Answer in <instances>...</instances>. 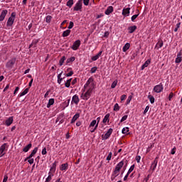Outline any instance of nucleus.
I'll return each mask as SVG.
<instances>
[{
  "instance_id": "obj_1",
  "label": "nucleus",
  "mask_w": 182,
  "mask_h": 182,
  "mask_svg": "<svg viewBox=\"0 0 182 182\" xmlns=\"http://www.w3.org/2000/svg\"><path fill=\"white\" fill-rule=\"evenodd\" d=\"M124 163L123 161H120L117 164L112 174V180H114L117 176L120 174V170H122V167H123Z\"/></svg>"
},
{
  "instance_id": "obj_2",
  "label": "nucleus",
  "mask_w": 182,
  "mask_h": 182,
  "mask_svg": "<svg viewBox=\"0 0 182 182\" xmlns=\"http://www.w3.org/2000/svg\"><path fill=\"white\" fill-rule=\"evenodd\" d=\"M85 89L93 90L95 89V82L93 78L90 77L84 85Z\"/></svg>"
},
{
  "instance_id": "obj_3",
  "label": "nucleus",
  "mask_w": 182,
  "mask_h": 182,
  "mask_svg": "<svg viewBox=\"0 0 182 182\" xmlns=\"http://www.w3.org/2000/svg\"><path fill=\"white\" fill-rule=\"evenodd\" d=\"M16 16V14L15 12L11 13V16L9 18L6 22L7 28H9L14 25V22H15Z\"/></svg>"
},
{
  "instance_id": "obj_4",
  "label": "nucleus",
  "mask_w": 182,
  "mask_h": 182,
  "mask_svg": "<svg viewBox=\"0 0 182 182\" xmlns=\"http://www.w3.org/2000/svg\"><path fill=\"white\" fill-rule=\"evenodd\" d=\"M85 90L87 91L81 95V98L82 100H89V99H90V96H92V92H93V90L85 89Z\"/></svg>"
},
{
  "instance_id": "obj_5",
  "label": "nucleus",
  "mask_w": 182,
  "mask_h": 182,
  "mask_svg": "<svg viewBox=\"0 0 182 182\" xmlns=\"http://www.w3.org/2000/svg\"><path fill=\"white\" fill-rule=\"evenodd\" d=\"M7 150H8V144L6 143L3 144L0 146V158L4 157V156H5V154H6Z\"/></svg>"
},
{
  "instance_id": "obj_6",
  "label": "nucleus",
  "mask_w": 182,
  "mask_h": 182,
  "mask_svg": "<svg viewBox=\"0 0 182 182\" xmlns=\"http://www.w3.org/2000/svg\"><path fill=\"white\" fill-rule=\"evenodd\" d=\"M164 89V87H163V84L160 83L154 86L153 90L155 92V93H161Z\"/></svg>"
},
{
  "instance_id": "obj_7",
  "label": "nucleus",
  "mask_w": 182,
  "mask_h": 182,
  "mask_svg": "<svg viewBox=\"0 0 182 182\" xmlns=\"http://www.w3.org/2000/svg\"><path fill=\"white\" fill-rule=\"evenodd\" d=\"M16 62V58H12L11 60H9L7 63L6 64V68L8 69H12L14 68V65H15V63Z\"/></svg>"
},
{
  "instance_id": "obj_8",
  "label": "nucleus",
  "mask_w": 182,
  "mask_h": 182,
  "mask_svg": "<svg viewBox=\"0 0 182 182\" xmlns=\"http://www.w3.org/2000/svg\"><path fill=\"white\" fill-rule=\"evenodd\" d=\"M80 47V40H77L73 43V46L71 47V49H73V50H77Z\"/></svg>"
},
{
  "instance_id": "obj_9",
  "label": "nucleus",
  "mask_w": 182,
  "mask_h": 182,
  "mask_svg": "<svg viewBox=\"0 0 182 182\" xmlns=\"http://www.w3.org/2000/svg\"><path fill=\"white\" fill-rule=\"evenodd\" d=\"M123 16H130V7L124 8L122 10Z\"/></svg>"
},
{
  "instance_id": "obj_10",
  "label": "nucleus",
  "mask_w": 182,
  "mask_h": 182,
  "mask_svg": "<svg viewBox=\"0 0 182 182\" xmlns=\"http://www.w3.org/2000/svg\"><path fill=\"white\" fill-rule=\"evenodd\" d=\"M112 133H113V129L109 128L103 137L104 140H107L112 136Z\"/></svg>"
},
{
  "instance_id": "obj_11",
  "label": "nucleus",
  "mask_w": 182,
  "mask_h": 182,
  "mask_svg": "<svg viewBox=\"0 0 182 182\" xmlns=\"http://www.w3.org/2000/svg\"><path fill=\"white\" fill-rule=\"evenodd\" d=\"M72 103H74V105H79V102H80V100L79 99V96L77 95H75L72 97Z\"/></svg>"
},
{
  "instance_id": "obj_12",
  "label": "nucleus",
  "mask_w": 182,
  "mask_h": 182,
  "mask_svg": "<svg viewBox=\"0 0 182 182\" xmlns=\"http://www.w3.org/2000/svg\"><path fill=\"white\" fill-rule=\"evenodd\" d=\"M6 15H8V10H3L0 15V22H2L5 19Z\"/></svg>"
},
{
  "instance_id": "obj_13",
  "label": "nucleus",
  "mask_w": 182,
  "mask_h": 182,
  "mask_svg": "<svg viewBox=\"0 0 182 182\" xmlns=\"http://www.w3.org/2000/svg\"><path fill=\"white\" fill-rule=\"evenodd\" d=\"M14 123V117H9L5 122V125L7 127L11 126Z\"/></svg>"
},
{
  "instance_id": "obj_14",
  "label": "nucleus",
  "mask_w": 182,
  "mask_h": 182,
  "mask_svg": "<svg viewBox=\"0 0 182 182\" xmlns=\"http://www.w3.org/2000/svg\"><path fill=\"white\" fill-rule=\"evenodd\" d=\"M99 127V122H97V121L96 119L92 120L90 124L89 127H95V129H97V127Z\"/></svg>"
},
{
  "instance_id": "obj_15",
  "label": "nucleus",
  "mask_w": 182,
  "mask_h": 182,
  "mask_svg": "<svg viewBox=\"0 0 182 182\" xmlns=\"http://www.w3.org/2000/svg\"><path fill=\"white\" fill-rule=\"evenodd\" d=\"M53 174H55V172L50 171L48 172V176L46 178L45 182H50L52 181V177H53Z\"/></svg>"
},
{
  "instance_id": "obj_16",
  "label": "nucleus",
  "mask_w": 182,
  "mask_h": 182,
  "mask_svg": "<svg viewBox=\"0 0 182 182\" xmlns=\"http://www.w3.org/2000/svg\"><path fill=\"white\" fill-rule=\"evenodd\" d=\"M102 53H103V51H100L97 55L92 57V62H95V60H97L100 56H102Z\"/></svg>"
},
{
  "instance_id": "obj_17",
  "label": "nucleus",
  "mask_w": 182,
  "mask_h": 182,
  "mask_svg": "<svg viewBox=\"0 0 182 182\" xmlns=\"http://www.w3.org/2000/svg\"><path fill=\"white\" fill-rule=\"evenodd\" d=\"M80 9H82V2L79 1L74 6V11H80Z\"/></svg>"
},
{
  "instance_id": "obj_18",
  "label": "nucleus",
  "mask_w": 182,
  "mask_h": 182,
  "mask_svg": "<svg viewBox=\"0 0 182 182\" xmlns=\"http://www.w3.org/2000/svg\"><path fill=\"white\" fill-rule=\"evenodd\" d=\"M68 168H69V165L68 164V163H65V164H63L60 166V170H61V171H66V170H68Z\"/></svg>"
},
{
  "instance_id": "obj_19",
  "label": "nucleus",
  "mask_w": 182,
  "mask_h": 182,
  "mask_svg": "<svg viewBox=\"0 0 182 182\" xmlns=\"http://www.w3.org/2000/svg\"><path fill=\"white\" fill-rule=\"evenodd\" d=\"M151 60H147L141 67V70H144V69H146V68H147V66H149V65L151 63Z\"/></svg>"
},
{
  "instance_id": "obj_20",
  "label": "nucleus",
  "mask_w": 182,
  "mask_h": 182,
  "mask_svg": "<svg viewBox=\"0 0 182 182\" xmlns=\"http://www.w3.org/2000/svg\"><path fill=\"white\" fill-rule=\"evenodd\" d=\"M31 149H32V144H28L27 146H26L23 149V151L24 153H28L29 151V150H31Z\"/></svg>"
},
{
  "instance_id": "obj_21",
  "label": "nucleus",
  "mask_w": 182,
  "mask_h": 182,
  "mask_svg": "<svg viewBox=\"0 0 182 182\" xmlns=\"http://www.w3.org/2000/svg\"><path fill=\"white\" fill-rule=\"evenodd\" d=\"M112 12H113V6H109L107 8L105 14V15H110V14H112Z\"/></svg>"
},
{
  "instance_id": "obj_22",
  "label": "nucleus",
  "mask_w": 182,
  "mask_h": 182,
  "mask_svg": "<svg viewBox=\"0 0 182 182\" xmlns=\"http://www.w3.org/2000/svg\"><path fill=\"white\" fill-rule=\"evenodd\" d=\"M79 117H80V114H79V113L75 114L73 117V119H72V120H71V124L75 123V122H76V121L79 119Z\"/></svg>"
},
{
  "instance_id": "obj_23",
  "label": "nucleus",
  "mask_w": 182,
  "mask_h": 182,
  "mask_svg": "<svg viewBox=\"0 0 182 182\" xmlns=\"http://www.w3.org/2000/svg\"><path fill=\"white\" fill-rule=\"evenodd\" d=\"M54 104H55V99L50 98L48 100V102L47 104V108L49 109L50 107V106H53Z\"/></svg>"
},
{
  "instance_id": "obj_24",
  "label": "nucleus",
  "mask_w": 182,
  "mask_h": 182,
  "mask_svg": "<svg viewBox=\"0 0 182 182\" xmlns=\"http://www.w3.org/2000/svg\"><path fill=\"white\" fill-rule=\"evenodd\" d=\"M157 163L158 161H156V159H155L151 166V170H152V171H154V170H156V167H157Z\"/></svg>"
},
{
  "instance_id": "obj_25",
  "label": "nucleus",
  "mask_w": 182,
  "mask_h": 182,
  "mask_svg": "<svg viewBox=\"0 0 182 182\" xmlns=\"http://www.w3.org/2000/svg\"><path fill=\"white\" fill-rule=\"evenodd\" d=\"M181 60H182V58H181V53H178L177 54V57L175 60V62L176 63H181Z\"/></svg>"
},
{
  "instance_id": "obj_26",
  "label": "nucleus",
  "mask_w": 182,
  "mask_h": 182,
  "mask_svg": "<svg viewBox=\"0 0 182 182\" xmlns=\"http://www.w3.org/2000/svg\"><path fill=\"white\" fill-rule=\"evenodd\" d=\"M130 49V44L129 43H127L122 48L123 52H127Z\"/></svg>"
},
{
  "instance_id": "obj_27",
  "label": "nucleus",
  "mask_w": 182,
  "mask_h": 182,
  "mask_svg": "<svg viewBox=\"0 0 182 182\" xmlns=\"http://www.w3.org/2000/svg\"><path fill=\"white\" fill-rule=\"evenodd\" d=\"M136 29H137V26H129L128 28L129 33H133Z\"/></svg>"
},
{
  "instance_id": "obj_28",
  "label": "nucleus",
  "mask_w": 182,
  "mask_h": 182,
  "mask_svg": "<svg viewBox=\"0 0 182 182\" xmlns=\"http://www.w3.org/2000/svg\"><path fill=\"white\" fill-rule=\"evenodd\" d=\"M50 171H53V173H55L56 171V161H55L52 164V166L50 168Z\"/></svg>"
},
{
  "instance_id": "obj_29",
  "label": "nucleus",
  "mask_w": 182,
  "mask_h": 182,
  "mask_svg": "<svg viewBox=\"0 0 182 182\" xmlns=\"http://www.w3.org/2000/svg\"><path fill=\"white\" fill-rule=\"evenodd\" d=\"M28 92H29V89L26 88L23 92H21L19 94V97H22V96H25V95H27Z\"/></svg>"
},
{
  "instance_id": "obj_30",
  "label": "nucleus",
  "mask_w": 182,
  "mask_h": 182,
  "mask_svg": "<svg viewBox=\"0 0 182 182\" xmlns=\"http://www.w3.org/2000/svg\"><path fill=\"white\" fill-rule=\"evenodd\" d=\"M69 35H70V30H69V29L63 31V38H66L67 36H69Z\"/></svg>"
},
{
  "instance_id": "obj_31",
  "label": "nucleus",
  "mask_w": 182,
  "mask_h": 182,
  "mask_svg": "<svg viewBox=\"0 0 182 182\" xmlns=\"http://www.w3.org/2000/svg\"><path fill=\"white\" fill-rule=\"evenodd\" d=\"M67 72H68L65 76H67V77H69L70 76H72L73 75V71H72V68H68L67 69Z\"/></svg>"
},
{
  "instance_id": "obj_32",
  "label": "nucleus",
  "mask_w": 182,
  "mask_h": 182,
  "mask_svg": "<svg viewBox=\"0 0 182 182\" xmlns=\"http://www.w3.org/2000/svg\"><path fill=\"white\" fill-rule=\"evenodd\" d=\"M62 80H63V78H62V73H60L58 75V85H60L62 83Z\"/></svg>"
},
{
  "instance_id": "obj_33",
  "label": "nucleus",
  "mask_w": 182,
  "mask_h": 182,
  "mask_svg": "<svg viewBox=\"0 0 182 182\" xmlns=\"http://www.w3.org/2000/svg\"><path fill=\"white\" fill-rule=\"evenodd\" d=\"M109 117H110V115L109 114H106L102 120L103 123H107L109 122Z\"/></svg>"
},
{
  "instance_id": "obj_34",
  "label": "nucleus",
  "mask_w": 182,
  "mask_h": 182,
  "mask_svg": "<svg viewBox=\"0 0 182 182\" xmlns=\"http://www.w3.org/2000/svg\"><path fill=\"white\" fill-rule=\"evenodd\" d=\"M72 82V78L68 79L65 84V87H70V83Z\"/></svg>"
},
{
  "instance_id": "obj_35",
  "label": "nucleus",
  "mask_w": 182,
  "mask_h": 182,
  "mask_svg": "<svg viewBox=\"0 0 182 182\" xmlns=\"http://www.w3.org/2000/svg\"><path fill=\"white\" fill-rule=\"evenodd\" d=\"M65 60H66V57L65 56H63L60 61H59V63H60V66H62L63 65V63H65Z\"/></svg>"
},
{
  "instance_id": "obj_36",
  "label": "nucleus",
  "mask_w": 182,
  "mask_h": 182,
  "mask_svg": "<svg viewBox=\"0 0 182 182\" xmlns=\"http://www.w3.org/2000/svg\"><path fill=\"white\" fill-rule=\"evenodd\" d=\"M114 112H119L120 110V107L119 106V104L116 103L114 105Z\"/></svg>"
},
{
  "instance_id": "obj_37",
  "label": "nucleus",
  "mask_w": 182,
  "mask_h": 182,
  "mask_svg": "<svg viewBox=\"0 0 182 182\" xmlns=\"http://www.w3.org/2000/svg\"><path fill=\"white\" fill-rule=\"evenodd\" d=\"M73 6V0H69L67 2V6H68V8H72Z\"/></svg>"
},
{
  "instance_id": "obj_38",
  "label": "nucleus",
  "mask_w": 182,
  "mask_h": 182,
  "mask_svg": "<svg viewBox=\"0 0 182 182\" xmlns=\"http://www.w3.org/2000/svg\"><path fill=\"white\" fill-rule=\"evenodd\" d=\"M122 133L123 134H126L129 133V127H124L122 130Z\"/></svg>"
},
{
  "instance_id": "obj_39",
  "label": "nucleus",
  "mask_w": 182,
  "mask_h": 182,
  "mask_svg": "<svg viewBox=\"0 0 182 182\" xmlns=\"http://www.w3.org/2000/svg\"><path fill=\"white\" fill-rule=\"evenodd\" d=\"M148 99L149 100L150 103H151V105H153V103H154V97L151 96V95H149Z\"/></svg>"
},
{
  "instance_id": "obj_40",
  "label": "nucleus",
  "mask_w": 182,
  "mask_h": 182,
  "mask_svg": "<svg viewBox=\"0 0 182 182\" xmlns=\"http://www.w3.org/2000/svg\"><path fill=\"white\" fill-rule=\"evenodd\" d=\"M75 60H76V58L70 57L67 60V63H70V62H75Z\"/></svg>"
},
{
  "instance_id": "obj_41",
  "label": "nucleus",
  "mask_w": 182,
  "mask_h": 182,
  "mask_svg": "<svg viewBox=\"0 0 182 182\" xmlns=\"http://www.w3.org/2000/svg\"><path fill=\"white\" fill-rule=\"evenodd\" d=\"M117 86V80H115L111 85V88L114 89Z\"/></svg>"
},
{
  "instance_id": "obj_42",
  "label": "nucleus",
  "mask_w": 182,
  "mask_h": 182,
  "mask_svg": "<svg viewBox=\"0 0 182 182\" xmlns=\"http://www.w3.org/2000/svg\"><path fill=\"white\" fill-rule=\"evenodd\" d=\"M46 21V23H50V21H52V17H51V16H47Z\"/></svg>"
},
{
  "instance_id": "obj_43",
  "label": "nucleus",
  "mask_w": 182,
  "mask_h": 182,
  "mask_svg": "<svg viewBox=\"0 0 182 182\" xmlns=\"http://www.w3.org/2000/svg\"><path fill=\"white\" fill-rule=\"evenodd\" d=\"M132 99H133V97L132 95L129 96L127 100V103L126 105H129L130 102H132Z\"/></svg>"
},
{
  "instance_id": "obj_44",
  "label": "nucleus",
  "mask_w": 182,
  "mask_h": 182,
  "mask_svg": "<svg viewBox=\"0 0 182 182\" xmlns=\"http://www.w3.org/2000/svg\"><path fill=\"white\" fill-rule=\"evenodd\" d=\"M137 16H139V14H134V16H132L131 21L132 22H134V21H136V19H137Z\"/></svg>"
},
{
  "instance_id": "obj_45",
  "label": "nucleus",
  "mask_w": 182,
  "mask_h": 182,
  "mask_svg": "<svg viewBox=\"0 0 182 182\" xmlns=\"http://www.w3.org/2000/svg\"><path fill=\"white\" fill-rule=\"evenodd\" d=\"M156 48H163V41H159L156 43Z\"/></svg>"
},
{
  "instance_id": "obj_46",
  "label": "nucleus",
  "mask_w": 182,
  "mask_h": 182,
  "mask_svg": "<svg viewBox=\"0 0 182 182\" xmlns=\"http://www.w3.org/2000/svg\"><path fill=\"white\" fill-rule=\"evenodd\" d=\"M96 70H97V67H93L90 70V73H96Z\"/></svg>"
},
{
  "instance_id": "obj_47",
  "label": "nucleus",
  "mask_w": 182,
  "mask_h": 182,
  "mask_svg": "<svg viewBox=\"0 0 182 182\" xmlns=\"http://www.w3.org/2000/svg\"><path fill=\"white\" fill-rule=\"evenodd\" d=\"M133 170H134V165H132L131 167L129 168V169L128 170L127 173L130 174V173H132V171H133Z\"/></svg>"
},
{
  "instance_id": "obj_48",
  "label": "nucleus",
  "mask_w": 182,
  "mask_h": 182,
  "mask_svg": "<svg viewBox=\"0 0 182 182\" xmlns=\"http://www.w3.org/2000/svg\"><path fill=\"white\" fill-rule=\"evenodd\" d=\"M127 117H128L127 115H124V116L122 117V119H121V120H120V122H121V123H123V122H124L125 120H127Z\"/></svg>"
},
{
  "instance_id": "obj_49",
  "label": "nucleus",
  "mask_w": 182,
  "mask_h": 182,
  "mask_svg": "<svg viewBox=\"0 0 182 182\" xmlns=\"http://www.w3.org/2000/svg\"><path fill=\"white\" fill-rule=\"evenodd\" d=\"M112 152H109L108 156H107V161H110V160H112Z\"/></svg>"
},
{
  "instance_id": "obj_50",
  "label": "nucleus",
  "mask_w": 182,
  "mask_h": 182,
  "mask_svg": "<svg viewBox=\"0 0 182 182\" xmlns=\"http://www.w3.org/2000/svg\"><path fill=\"white\" fill-rule=\"evenodd\" d=\"M27 160H28V163H29V164H33V161H34L33 158H28Z\"/></svg>"
},
{
  "instance_id": "obj_51",
  "label": "nucleus",
  "mask_w": 182,
  "mask_h": 182,
  "mask_svg": "<svg viewBox=\"0 0 182 182\" xmlns=\"http://www.w3.org/2000/svg\"><path fill=\"white\" fill-rule=\"evenodd\" d=\"M36 153H38V147L34 148L31 152V154H33V155L34 156L36 155Z\"/></svg>"
},
{
  "instance_id": "obj_52",
  "label": "nucleus",
  "mask_w": 182,
  "mask_h": 182,
  "mask_svg": "<svg viewBox=\"0 0 182 182\" xmlns=\"http://www.w3.org/2000/svg\"><path fill=\"white\" fill-rule=\"evenodd\" d=\"M180 25H181V23H178L176 24V28H174V32H177V31H178V28H180Z\"/></svg>"
},
{
  "instance_id": "obj_53",
  "label": "nucleus",
  "mask_w": 182,
  "mask_h": 182,
  "mask_svg": "<svg viewBox=\"0 0 182 182\" xmlns=\"http://www.w3.org/2000/svg\"><path fill=\"white\" fill-rule=\"evenodd\" d=\"M73 26H74L73 22V21H70V24H69V26H68V30H69V29H72V28H73Z\"/></svg>"
},
{
  "instance_id": "obj_54",
  "label": "nucleus",
  "mask_w": 182,
  "mask_h": 182,
  "mask_svg": "<svg viewBox=\"0 0 182 182\" xmlns=\"http://www.w3.org/2000/svg\"><path fill=\"white\" fill-rule=\"evenodd\" d=\"M48 153V151H46V148H43L41 154H43V156H45V154H46Z\"/></svg>"
},
{
  "instance_id": "obj_55",
  "label": "nucleus",
  "mask_w": 182,
  "mask_h": 182,
  "mask_svg": "<svg viewBox=\"0 0 182 182\" xmlns=\"http://www.w3.org/2000/svg\"><path fill=\"white\" fill-rule=\"evenodd\" d=\"M90 0H83V4L85 5V6H87L89 5V2Z\"/></svg>"
},
{
  "instance_id": "obj_56",
  "label": "nucleus",
  "mask_w": 182,
  "mask_h": 182,
  "mask_svg": "<svg viewBox=\"0 0 182 182\" xmlns=\"http://www.w3.org/2000/svg\"><path fill=\"white\" fill-rule=\"evenodd\" d=\"M149 109H150L149 106H146L144 111V114H146L149 112Z\"/></svg>"
},
{
  "instance_id": "obj_57",
  "label": "nucleus",
  "mask_w": 182,
  "mask_h": 182,
  "mask_svg": "<svg viewBox=\"0 0 182 182\" xmlns=\"http://www.w3.org/2000/svg\"><path fill=\"white\" fill-rule=\"evenodd\" d=\"M141 159V156H136V161L137 163H140Z\"/></svg>"
},
{
  "instance_id": "obj_58",
  "label": "nucleus",
  "mask_w": 182,
  "mask_h": 182,
  "mask_svg": "<svg viewBox=\"0 0 182 182\" xmlns=\"http://www.w3.org/2000/svg\"><path fill=\"white\" fill-rule=\"evenodd\" d=\"M35 155H33V154H31L29 156H27L25 159V161H26V160H28V159H32V157H33Z\"/></svg>"
},
{
  "instance_id": "obj_59",
  "label": "nucleus",
  "mask_w": 182,
  "mask_h": 182,
  "mask_svg": "<svg viewBox=\"0 0 182 182\" xmlns=\"http://www.w3.org/2000/svg\"><path fill=\"white\" fill-rule=\"evenodd\" d=\"M173 96H174V95L173 94V92H171L168 96V100H171V99H173Z\"/></svg>"
},
{
  "instance_id": "obj_60",
  "label": "nucleus",
  "mask_w": 182,
  "mask_h": 182,
  "mask_svg": "<svg viewBox=\"0 0 182 182\" xmlns=\"http://www.w3.org/2000/svg\"><path fill=\"white\" fill-rule=\"evenodd\" d=\"M171 154H176V147H173L171 151Z\"/></svg>"
},
{
  "instance_id": "obj_61",
  "label": "nucleus",
  "mask_w": 182,
  "mask_h": 182,
  "mask_svg": "<svg viewBox=\"0 0 182 182\" xmlns=\"http://www.w3.org/2000/svg\"><path fill=\"white\" fill-rule=\"evenodd\" d=\"M18 91H19V87H16L14 92V95H16V93H18Z\"/></svg>"
},
{
  "instance_id": "obj_62",
  "label": "nucleus",
  "mask_w": 182,
  "mask_h": 182,
  "mask_svg": "<svg viewBox=\"0 0 182 182\" xmlns=\"http://www.w3.org/2000/svg\"><path fill=\"white\" fill-rule=\"evenodd\" d=\"M49 93H50V90L47 91L44 95V97L45 98L48 97V96H49Z\"/></svg>"
},
{
  "instance_id": "obj_63",
  "label": "nucleus",
  "mask_w": 182,
  "mask_h": 182,
  "mask_svg": "<svg viewBox=\"0 0 182 182\" xmlns=\"http://www.w3.org/2000/svg\"><path fill=\"white\" fill-rule=\"evenodd\" d=\"M126 99V95H123L121 96V102H123V100H125Z\"/></svg>"
},
{
  "instance_id": "obj_64",
  "label": "nucleus",
  "mask_w": 182,
  "mask_h": 182,
  "mask_svg": "<svg viewBox=\"0 0 182 182\" xmlns=\"http://www.w3.org/2000/svg\"><path fill=\"white\" fill-rule=\"evenodd\" d=\"M8 181V176H4L3 182H7Z\"/></svg>"
}]
</instances>
